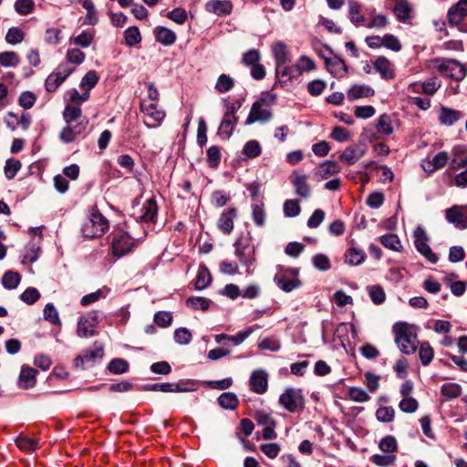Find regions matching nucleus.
Listing matches in <instances>:
<instances>
[{
    "label": "nucleus",
    "instance_id": "26",
    "mask_svg": "<svg viewBox=\"0 0 467 467\" xmlns=\"http://www.w3.org/2000/svg\"><path fill=\"white\" fill-rule=\"evenodd\" d=\"M348 18L356 26H359L365 21V16L362 14V5L357 1L348 0Z\"/></svg>",
    "mask_w": 467,
    "mask_h": 467
},
{
    "label": "nucleus",
    "instance_id": "25",
    "mask_svg": "<svg viewBox=\"0 0 467 467\" xmlns=\"http://www.w3.org/2000/svg\"><path fill=\"white\" fill-rule=\"evenodd\" d=\"M325 63L328 71L335 77H343L348 72L344 60L338 57L325 58Z\"/></svg>",
    "mask_w": 467,
    "mask_h": 467
},
{
    "label": "nucleus",
    "instance_id": "38",
    "mask_svg": "<svg viewBox=\"0 0 467 467\" xmlns=\"http://www.w3.org/2000/svg\"><path fill=\"white\" fill-rule=\"evenodd\" d=\"M238 402L237 396L233 392H224L218 398L219 405L225 410H234Z\"/></svg>",
    "mask_w": 467,
    "mask_h": 467
},
{
    "label": "nucleus",
    "instance_id": "44",
    "mask_svg": "<svg viewBox=\"0 0 467 467\" xmlns=\"http://www.w3.org/2000/svg\"><path fill=\"white\" fill-rule=\"evenodd\" d=\"M20 280L21 276L17 272L7 271L2 278V284L6 289H15L19 285Z\"/></svg>",
    "mask_w": 467,
    "mask_h": 467
},
{
    "label": "nucleus",
    "instance_id": "10",
    "mask_svg": "<svg viewBox=\"0 0 467 467\" xmlns=\"http://www.w3.org/2000/svg\"><path fill=\"white\" fill-rule=\"evenodd\" d=\"M428 236L423 227L418 226L414 230V244L417 250L426 257L431 263H436L438 261L437 255L432 253L431 247L428 244Z\"/></svg>",
    "mask_w": 467,
    "mask_h": 467
},
{
    "label": "nucleus",
    "instance_id": "33",
    "mask_svg": "<svg viewBox=\"0 0 467 467\" xmlns=\"http://www.w3.org/2000/svg\"><path fill=\"white\" fill-rule=\"evenodd\" d=\"M154 32L156 40L164 46L172 45L176 40L175 33L167 27L158 26Z\"/></svg>",
    "mask_w": 467,
    "mask_h": 467
},
{
    "label": "nucleus",
    "instance_id": "22",
    "mask_svg": "<svg viewBox=\"0 0 467 467\" xmlns=\"http://www.w3.org/2000/svg\"><path fill=\"white\" fill-rule=\"evenodd\" d=\"M232 8L231 2L227 0H211L205 5L206 11L217 16L229 15L232 12Z\"/></svg>",
    "mask_w": 467,
    "mask_h": 467
},
{
    "label": "nucleus",
    "instance_id": "23",
    "mask_svg": "<svg viewBox=\"0 0 467 467\" xmlns=\"http://www.w3.org/2000/svg\"><path fill=\"white\" fill-rule=\"evenodd\" d=\"M365 151L360 147H347L339 156V160L347 165H353L358 161L364 155Z\"/></svg>",
    "mask_w": 467,
    "mask_h": 467
},
{
    "label": "nucleus",
    "instance_id": "15",
    "mask_svg": "<svg viewBox=\"0 0 467 467\" xmlns=\"http://www.w3.org/2000/svg\"><path fill=\"white\" fill-rule=\"evenodd\" d=\"M449 160L450 156L447 151H440L431 160H424L421 167L426 172L432 173L436 170L442 169Z\"/></svg>",
    "mask_w": 467,
    "mask_h": 467
},
{
    "label": "nucleus",
    "instance_id": "1",
    "mask_svg": "<svg viewBox=\"0 0 467 467\" xmlns=\"http://www.w3.org/2000/svg\"><path fill=\"white\" fill-rule=\"evenodd\" d=\"M393 333L395 334V342L400 351L406 355L415 352L416 334H414L406 323H397L393 326Z\"/></svg>",
    "mask_w": 467,
    "mask_h": 467
},
{
    "label": "nucleus",
    "instance_id": "46",
    "mask_svg": "<svg viewBox=\"0 0 467 467\" xmlns=\"http://www.w3.org/2000/svg\"><path fill=\"white\" fill-rule=\"evenodd\" d=\"M234 80L228 75L222 74L219 76L215 84V89L220 93H224L233 88Z\"/></svg>",
    "mask_w": 467,
    "mask_h": 467
},
{
    "label": "nucleus",
    "instance_id": "5",
    "mask_svg": "<svg viewBox=\"0 0 467 467\" xmlns=\"http://www.w3.org/2000/svg\"><path fill=\"white\" fill-rule=\"evenodd\" d=\"M135 243L125 232L119 231L112 234L110 250L115 257H121L130 253Z\"/></svg>",
    "mask_w": 467,
    "mask_h": 467
},
{
    "label": "nucleus",
    "instance_id": "54",
    "mask_svg": "<svg viewBox=\"0 0 467 467\" xmlns=\"http://www.w3.org/2000/svg\"><path fill=\"white\" fill-rule=\"evenodd\" d=\"M399 408L405 413H413L418 410L419 403L412 397H403L400 401Z\"/></svg>",
    "mask_w": 467,
    "mask_h": 467
},
{
    "label": "nucleus",
    "instance_id": "2",
    "mask_svg": "<svg viewBox=\"0 0 467 467\" xmlns=\"http://www.w3.org/2000/svg\"><path fill=\"white\" fill-rule=\"evenodd\" d=\"M108 229V220L95 210L90 213L81 227L83 235L88 238L100 237Z\"/></svg>",
    "mask_w": 467,
    "mask_h": 467
},
{
    "label": "nucleus",
    "instance_id": "51",
    "mask_svg": "<svg viewBox=\"0 0 467 467\" xmlns=\"http://www.w3.org/2000/svg\"><path fill=\"white\" fill-rule=\"evenodd\" d=\"M108 368L113 374H123L128 371L129 363L123 358H114L109 362Z\"/></svg>",
    "mask_w": 467,
    "mask_h": 467
},
{
    "label": "nucleus",
    "instance_id": "20",
    "mask_svg": "<svg viewBox=\"0 0 467 467\" xmlns=\"http://www.w3.org/2000/svg\"><path fill=\"white\" fill-rule=\"evenodd\" d=\"M306 180V175L299 174L297 172L293 173L292 182L296 189V193L305 199L308 198L311 194V189Z\"/></svg>",
    "mask_w": 467,
    "mask_h": 467
},
{
    "label": "nucleus",
    "instance_id": "39",
    "mask_svg": "<svg viewBox=\"0 0 467 467\" xmlns=\"http://www.w3.org/2000/svg\"><path fill=\"white\" fill-rule=\"evenodd\" d=\"M20 63L19 56L14 51L0 53V65L5 67H16Z\"/></svg>",
    "mask_w": 467,
    "mask_h": 467
},
{
    "label": "nucleus",
    "instance_id": "55",
    "mask_svg": "<svg viewBox=\"0 0 467 467\" xmlns=\"http://www.w3.org/2000/svg\"><path fill=\"white\" fill-rule=\"evenodd\" d=\"M99 81L98 74L91 70L88 71L81 79L80 88L86 89V91L89 92V90L94 88Z\"/></svg>",
    "mask_w": 467,
    "mask_h": 467
},
{
    "label": "nucleus",
    "instance_id": "62",
    "mask_svg": "<svg viewBox=\"0 0 467 467\" xmlns=\"http://www.w3.org/2000/svg\"><path fill=\"white\" fill-rule=\"evenodd\" d=\"M34 6L35 3L33 0H16L15 3V10L22 16L30 14Z\"/></svg>",
    "mask_w": 467,
    "mask_h": 467
},
{
    "label": "nucleus",
    "instance_id": "48",
    "mask_svg": "<svg viewBox=\"0 0 467 467\" xmlns=\"http://www.w3.org/2000/svg\"><path fill=\"white\" fill-rule=\"evenodd\" d=\"M381 244L393 251H400L402 247L399 237L396 234H389L380 237Z\"/></svg>",
    "mask_w": 467,
    "mask_h": 467
},
{
    "label": "nucleus",
    "instance_id": "37",
    "mask_svg": "<svg viewBox=\"0 0 467 467\" xmlns=\"http://www.w3.org/2000/svg\"><path fill=\"white\" fill-rule=\"evenodd\" d=\"M237 118H234V119H232L231 118L223 119L218 129L219 136L225 140L229 139L233 134Z\"/></svg>",
    "mask_w": 467,
    "mask_h": 467
},
{
    "label": "nucleus",
    "instance_id": "31",
    "mask_svg": "<svg viewBox=\"0 0 467 467\" xmlns=\"http://www.w3.org/2000/svg\"><path fill=\"white\" fill-rule=\"evenodd\" d=\"M273 54L275 59V65L284 66L290 61L289 53L285 43L278 41L273 46Z\"/></svg>",
    "mask_w": 467,
    "mask_h": 467
},
{
    "label": "nucleus",
    "instance_id": "41",
    "mask_svg": "<svg viewBox=\"0 0 467 467\" xmlns=\"http://www.w3.org/2000/svg\"><path fill=\"white\" fill-rule=\"evenodd\" d=\"M379 447L385 453L394 454L398 450V442L393 436L388 435L380 440Z\"/></svg>",
    "mask_w": 467,
    "mask_h": 467
},
{
    "label": "nucleus",
    "instance_id": "49",
    "mask_svg": "<svg viewBox=\"0 0 467 467\" xmlns=\"http://www.w3.org/2000/svg\"><path fill=\"white\" fill-rule=\"evenodd\" d=\"M125 42L129 47H133L141 41L140 33L136 26H130L124 32Z\"/></svg>",
    "mask_w": 467,
    "mask_h": 467
},
{
    "label": "nucleus",
    "instance_id": "32",
    "mask_svg": "<svg viewBox=\"0 0 467 467\" xmlns=\"http://www.w3.org/2000/svg\"><path fill=\"white\" fill-rule=\"evenodd\" d=\"M350 100L367 98L374 95V89L367 85H353L347 92Z\"/></svg>",
    "mask_w": 467,
    "mask_h": 467
},
{
    "label": "nucleus",
    "instance_id": "9",
    "mask_svg": "<svg viewBox=\"0 0 467 467\" xmlns=\"http://www.w3.org/2000/svg\"><path fill=\"white\" fill-rule=\"evenodd\" d=\"M99 324V317L97 311H88L82 315L77 325V334L80 337H88L96 334V327Z\"/></svg>",
    "mask_w": 467,
    "mask_h": 467
},
{
    "label": "nucleus",
    "instance_id": "12",
    "mask_svg": "<svg viewBox=\"0 0 467 467\" xmlns=\"http://www.w3.org/2000/svg\"><path fill=\"white\" fill-rule=\"evenodd\" d=\"M73 72V68L60 66L57 71L51 73L46 79V88L48 92H54Z\"/></svg>",
    "mask_w": 467,
    "mask_h": 467
},
{
    "label": "nucleus",
    "instance_id": "53",
    "mask_svg": "<svg viewBox=\"0 0 467 467\" xmlns=\"http://www.w3.org/2000/svg\"><path fill=\"white\" fill-rule=\"evenodd\" d=\"M312 264L319 271H327L331 267L329 258L323 254H315L312 257Z\"/></svg>",
    "mask_w": 467,
    "mask_h": 467
},
{
    "label": "nucleus",
    "instance_id": "35",
    "mask_svg": "<svg viewBox=\"0 0 467 467\" xmlns=\"http://www.w3.org/2000/svg\"><path fill=\"white\" fill-rule=\"evenodd\" d=\"M212 277L208 268L205 265H201L199 266L198 274L194 284L195 289L202 290L206 288L210 285Z\"/></svg>",
    "mask_w": 467,
    "mask_h": 467
},
{
    "label": "nucleus",
    "instance_id": "42",
    "mask_svg": "<svg viewBox=\"0 0 467 467\" xmlns=\"http://www.w3.org/2000/svg\"><path fill=\"white\" fill-rule=\"evenodd\" d=\"M419 356L423 366H428L432 361L434 351L429 342H422L420 344Z\"/></svg>",
    "mask_w": 467,
    "mask_h": 467
},
{
    "label": "nucleus",
    "instance_id": "7",
    "mask_svg": "<svg viewBox=\"0 0 467 467\" xmlns=\"http://www.w3.org/2000/svg\"><path fill=\"white\" fill-rule=\"evenodd\" d=\"M437 68L441 75L456 81L462 80L467 74V68L455 59L441 60Z\"/></svg>",
    "mask_w": 467,
    "mask_h": 467
},
{
    "label": "nucleus",
    "instance_id": "11",
    "mask_svg": "<svg viewBox=\"0 0 467 467\" xmlns=\"http://www.w3.org/2000/svg\"><path fill=\"white\" fill-rule=\"evenodd\" d=\"M272 119V112L269 108L263 106L262 102H254L252 105L249 115L245 120L246 125H251L254 122H268Z\"/></svg>",
    "mask_w": 467,
    "mask_h": 467
},
{
    "label": "nucleus",
    "instance_id": "27",
    "mask_svg": "<svg viewBox=\"0 0 467 467\" xmlns=\"http://www.w3.org/2000/svg\"><path fill=\"white\" fill-rule=\"evenodd\" d=\"M374 67L379 75L385 79H391L394 78V71L391 68L390 62L385 57H379L373 63Z\"/></svg>",
    "mask_w": 467,
    "mask_h": 467
},
{
    "label": "nucleus",
    "instance_id": "58",
    "mask_svg": "<svg viewBox=\"0 0 467 467\" xmlns=\"http://www.w3.org/2000/svg\"><path fill=\"white\" fill-rule=\"evenodd\" d=\"M21 162L17 160L9 159L5 165V175L8 180L13 179L21 169Z\"/></svg>",
    "mask_w": 467,
    "mask_h": 467
},
{
    "label": "nucleus",
    "instance_id": "56",
    "mask_svg": "<svg viewBox=\"0 0 467 467\" xmlns=\"http://www.w3.org/2000/svg\"><path fill=\"white\" fill-rule=\"evenodd\" d=\"M221 161V151L218 146H211L207 150V162L209 167L216 168Z\"/></svg>",
    "mask_w": 467,
    "mask_h": 467
},
{
    "label": "nucleus",
    "instance_id": "16",
    "mask_svg": "<svg viewBox=\"0 0 467 467\" xmlns=\"http://www.w3.org/2000/svg\"><path fill=\"white\" fill-rule=\"evenodd\" d=\"M250 386L253 391L263 394L268 386L267 374L263 369L254 370L250 378Z\"/></svg>",
    "mask_w": 467,
    "mask_h": 467
},
{
    "label": "nucleus",
    "instance_id": "6",
    "mask_svg": "<svg viewBox=\"0 0 467 467\" xmlns=\"http://www.w3.org/2000/svg\"><path fill=\"white\" fill-rule=\"evenodd\" d=\"M280 404L289 412H296L304 409L305 400L300 389L288 388L279 397Z\"/></svg>",
    "mask_w": 467,
    "mask_h": 467
},
{
    "label": "nucleus",
    "instance_id": "43",
    "mask_svg": "<svg viewBox=\"0 0 467 467\" xmlns=\"http://www.w3.org/2000/svg\"><path fill=\"white\" fill-rule=\"evenodd\" d=\"M103 356L102 348H98L93 350H87L82 356L76 358V361H80L83 365L85 363H94L97 359H100Z\"/></svg>",
    "mask_w": 467,
    "mask_h": 467
},
{
    "label": "nucleus",
    "instance_id": "13",
    "mask_svg": "<svg viewBox=\"0 0 467 467\" xmlns=\"http://www.w3.org/2000/svg\"><path fill=\"white\" fill-rule=\"evenodd\" d=\"M446 219L456 227L467 228V206L453 205L446 211Z\"/></svg>",
    "mask_w": 467,
    "mask_h": 467
},
{
    "label": "nucleus",
    "instance_id": "52",
    "mask_svg": "<svg viewBox=\"0 0 467 467\" xmlns=\"http://www.w3.org/2000/svg\"><path fill=\"white\" fill-rule=\"evenodd\" d=\"M211 301L207 298L196 296L189 297L186 300V306L193 309H201L205 311L209 308Z\"/></svg>",
    "mask_w": 467,
    "mask_h": 467
},
{
    "label": "nucleus",
    "instance_id": "19",
    "mask_svg": "<svg viewBox=\"0 0 467 467\" xmlns=\"http://www.w3.org/2000/svg\"><path fill=\"white\" fill-rule=\"evenodd\" d=\"M237 216V211L235 208H229L227 211H224L219 220H218V227L219 229L226 234H229L234 229V220Z\"/></svg>",
    "mask_w": 467,
    "mask_h": 467
},
{
    "label": "nucleus",
    "instance_id": "34",
    "mask_svg": "<svg viewBox=\"0 0 467 467\" xmlns=\"http://www.w3.org/2000/svg\"><path fill=\"white\" fill-rule=\"evenodd\" d=\"M411 5L406 0H399L394 6V14L400 22H407L411 16Z\"/></svg>",
    "mask_w": 467,
    "mask_h": 467
},
{
    "label": "nucleus",
    "instance_id": "14",
    "mask_svg": "<svg viewBox=\"0 0 467 467\" xmlns=\"http://www.w3.org/2000/svg\"><path fill=\"white\" fill-rule=\"evenodd\" d=\"M88 120H82L76 125H67L59 133V140L64 143L74 141L78 135H80L87 128Z\"/></svg>",
    "mask_w": 467,
    "mask_h": 467
},
{
    "label": "nucleus",
    "instance_id": "59",
    "mask_svg": "<svg viewBox=\"0 0 467 467\" xmlns=\"http://www.w3.org/2000/svg\"><path fill=\"white\" fill-rule=\"evenodd\" d=\"M348 396L351 400L356 402H366L370 397L369 395L361 388L352 387L348 389Z\"/></svg>",
    "mask_w": 467,
    "mask_h": 467
},
{
    "label": "nucleus",
    "instance_id": "3",
    "mask_svg": "<svg viewBox=\"0 0 467 467\" xmlns=\"http://www.w3.org/2000/svg\"><path fill=\"white\" fill-rule=\"evenodd\" d=\"M298 275L297 268L279 266L274 281L282 291L289 293L301 286L302 282Z\"/></svg>",
    "mask_w": 467,
    "mask_h": 467
},
{
    "label": "nucleus",
    "instance_id": "57",
    "mask_svg": "<svg viewBox=\"0 0 467 467\" xmlns=\"http://www.w3.org/2000/svg\"><path fill=\"white\" fill-rule=\"evenodd\" d=\"M254 332V328L253 327H248L243 331H239L234 336H229L227 340L232 342L235 346L241 345L248 337H250Z\"/></svg>",
    "mask_w": 467,
    "mask_h": 467
},
{
    "label": "nucleus",
    "instance_id": "64",
    "mask_svg": "<svg viewBox=\"0 0 467 467\" xmlns=\"http://www.w3.org/2000/svg\"><path fill=\"white\" fill-rule=\"evenodd\" d=\"M258 348L262 350L278 351L281 344L275 337H265L258 343Z\"/></svg>",
    "mask_w": 467,
    "mask_h": 467
},
{
    "label": "nucleus",
    "instance_id": "36",
    "mask_svg": "<svg viewBox=\"0 0 467 467\" xmlns=\"http://www.w3.org/2000/svg\"><path fill=\"white\" fill-rule=\"evenodd\" d=\"M365 259V253L355 247H351L346 251L345 262L350 265H358Z\"/></svg>",
    "mask_w": 467,
    "mask_h": 467
},
{
    "label": "nucleus",
    "instance_id": "60",
    "mask_svg": "<svg viewBox=\"0 0 467 467\" xmlns=\"http://www.w3.org/2000/svg\"><path fill=\"white\" fill-rule=\"evenodd\" d=\"M44 317L46 320H48L54 325H60V319L58 317V312L56 309L55 306L51 303L46 305L44 308Z\"/></svg>",
    "mask_w": 467,
    "mask_h": 467
},
{
    "label": "nucleus",
    "instance_id": "8",
    "mask_svg": "<svg viewBox=\"0 0 467 467\" xmlns=\"http://www.w3.org/2000/svg\"><path fill=\"white\" fill-rule=\"evenodd\" d=\"M140 109L145 116L144 123L148 128H156L160 126L165 118V111L159 109L156 102L142 100L140 103Z\"/></svg>",
    "mask_w": 467,
    "mask_h": 467
},
{
    "label": "nucleus",
    "instance_id": "40",
    "mask_svg": "<svg viewBox=\"0 0 467 467\" xmlns=\"http://www.w3.org/2000/svg\"><path fill=\"white\" fill-rule=\"evenodd\" d=\"M397 457L395 454H374L371 462L379 467H390L396 463Z\"/></svg>",
    "mask_w": 467,
    "mask_h": 467
},
{
    "label": "nucleus",
    "instance_id": "17",
    "mask_svg": "<svg viewBox=\"0 0 467 467\" xmlns=\"http://www.w3.org/2000/svg\"><path fill=\"white\" fill-rule=\"evenodd\" d=\"M467 16V0H460L448 11V20L452 26L459 25Z\"/></svg>",
    "mask_w": 467,
    "mask_h": 467
},
{
    "label": "nucleus",
    "instance_id": "28",
    "mask_svg": "<svg viewBox=\"0 0 467 467\" xmlns=\"http://www.w3.org/2000/svg\"><path fill=\"white\" fill-rule=\"evenodd\" d=\"M462 117V114L460 111L447 108V107H441V111H440L439 120L442 125L452 126Z\"/></svg>",
    "mask_w": 467,
    "mask_h": 467
},
{
    "label": "nucleus",
    "instance_id": "63",
    "mask_svg": "<svg viewBox=\"0 0 467 467\" xmlns=\"http://www.w3.org/2000/svg\"><path fill=\"white\" fill-rule=\"evenodd\" d=\"M394 415L395 410L392 407H380L376 411V417L381 422L392 421Z\"/></svg>",
    "mask_w": 467,
    "mask_h": 467
},
{
    "label": "nucleus",
    "instance_id": "45",
    "mask_svg": "<svg viewBox=\"0 0 467 467\" xmlns=\"http://www.w3.org/2000/svg\"><path fill=\"white\" fill-rule=\"evenodd\" d=\"M377 130L378 132L384 135H390L393 132L392 120L390 116L383 114L379 118Z\"/></svg>",
    "mask_w": 467,
    "mask_h": 467
},
{
    "label": "nucleus",
    "instance_id": "47",
    "mask_svg": "<svg viewBox=\"0 0 467 467\" xmlns=\"http://www.w3.org/2000/svg\"><path fill=\"white\" fill-rule=\"evenodd\" d=\"M441 393L449 399H455L461 395L462 387L457 383H446L441 386Z\"/></svg>",
    "mask_w": 467,
    "mask_h": 467
},
{
    "label": "nucleus",
    "instance_id": "50",
    "mask_svg": "<svg viewBox=\"0 0 467 467\" xmlns=\"http://www.w3.org/2000/svg\"><path fill=\"white\" fill-rule=\"evenodd\" d=\"M262 148L257 140H252L245 143L243 154L249 158H255L260 155Z\"/></svg>",
    "mask_w": 467,
    "mask_h": 467
},
{
    "label": "nucleus",
    "instance_id": "21",
    "mask_svg": "<svg viewBox=\"0 0 467 467\" xmlns=\"http://www.w3.org/2000/svg\"><path fill=\"white\" fill-rule=\"evenodd\" d=\"M158 206L153 198H150L140 208V214L138 218L144 223L154 222L157 216Z\"/></svg>",
    "mask_w": 467,
    "mask_h": 467
},
{
    "label": "nucleus",
    "instance_id": "24",
    "mask_svg": "<svg viewBox=\"0 0 467 467\" xmlns=\"http://www.w3.org/2000/svg\"><path fill=\"white\" fill-rule=\"evenodd\" d=\"M63 119L67 125H76L82 120H88L82 115V110L79 107L67 105L63 111Z\"/></svg>",
    "mask_w": 467,
    "mask_h": 467
},
{
    "label": "nucleus",
    "instance_id": "4",
    "mask_svg": "<svg viewBox=\"0 0 467 467\" xmlns=\"http://www.w3.org/2000/svg\"><path fill=\"white\" fill-rule=\"evenodd\" d=\"M234 247L235 255L238 257L240 263L247 268L246 272L250 274V267L255 262V248L251 244V239L241 237L235 241Z\"/></svg>",
    "mask_w": 467,
    "mask_h": 467
},
{
    "label": "nucleus",
    "instance_id": "61",
    "mask_svg": "<svg viewBox=\"0 0 467 467\" xmlns=\"http://www.w3.org/2000/svg\"><path fill=\"white\" fill-rule=\"evenodd\" d=\"M172 315L168 311H159L154 315V322L161 327H167L172 322Z\"/></svg>",
    "mask_w": 467,
    "mask_h": 467
},
{
    "label": "nucleus",
    "instance_id": "29",
    "mask_svg": "<svg viewBox=\"0 0 467 467\" xmlns=\"http://www.w3.org/2000/svg\"><path fill=\"white\" fill-rule=\"evenodd\" d=\"M339 171V166L335 161H325L321 163L317 171L315 172V176L318 181L327 179L330 175L337 173Z\"/></svg>",
    "mask_w": 467,
    "mask_h": 467
},
{
    "label": "nucleus",
    "instance_id": "18",
    "mask_svg": "<svg viewBox=\"0 0 467 467\" xmlns=\"http://www.w3.org/2000/svg\"><path fill=\"white\" fill-rule=\"evenodd\" d=\"M36 373L35 368L26 365L22 366L18 379L19 388L24 389L33 388L36 383Z\"/></svg>",
    "mask_w": 467,
    "mask_h": 467
},
{
    "label": "nucleus",
    "instance_id": "30",
    "mask_svg": "<svg viewBox=\"0 0 467 467\" xmlns=\"http://www.w3.org/2000/svg\"><path fill=\"white\" fill-rule=\"evenodd\" d=\"M147 391H161V392H182L187 389L181 388L177 383H154L147 384L142 388Z\"/></svg>",
    "mask_w": 467,
    "mask_h": 467
}]
</instances>
